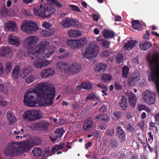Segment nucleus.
Segmentation results:
<instances>
[{
  "mask_svg": "<svg viewBox=\"0 0 159 159\" xmlns=\"http://www.w3.org/2000/svg\"><path fill=\"white\" fill-rule=\"evenodd\" d=\"M155 123L157 125L159 124V113H157L155 116Z\"/></svg>",
  "mask_w": 159,
  "mask_h": 159,
  "instance_id": "64",
  "label": "nucleus"
},
{
  "mask_svg": "<svg viewBox=\"0 0 159 159\" xmlns=\"http://www.w3.org/2000/svg\"><path fill=\"white\" fill-rule=\"evenodd\" d=\"M65 131L63 128H59L57 129L55 132L54 135L57 138L61 137L65 133Z\"/></svg>",
  "mask_w": 159,
  "mask_h": 159,
  "instance_id": "32",
  "label": "nucleus"
},
{
  "mask_svg": "<svg viewBox=\"0 0 159 159\" xmlns=\"http://www.w3.org/2000/svg\"><path fill=\"white\" fill-rule=\"evenodd\" d=\"M40 35L44 37H48V31L46 30L41 31Z\"/></svg>",
  "mask_w": 159,
  "mask_h": 159,
  "instance_id": "59",
  "label": "nucleus"
},
{
  "mask_svg": "<svg viewBox=\"0 0 159 159\" xmlns=\"http://www.w3.org/2000/svg\"><path fill=\"white\" fill-rule=\"evenodd\" d=\"M77 45V48H81L87 43V41L86 38H83L80 39H76Z\"/></svg>",
  "mask_w": 159,
  "mask_h": 159,
  "instance_id": "28",
  "label": "nucleus"
},
{
  "mask_svg": "<svg viewBox=\"0 0 159 159\" xmlns=\"http://www.w3.org/2000/svg\"><path fill=\"white\" fill-rule=\"evenodd\" d=\"M49 138L53 142H54L58 138L55 135L54 136L53 134H51L49 136Z\"/></svg>",
  "mask_w": 159,
  "mask_h": 159,
  "instance_id": "63",
  "label": "nucleus"
},
{
  "mask_svg": "<svg viewBox=\"0 0 159 159\" xmlns=\"http://www.w3.org/2000/svg\"><path fill=\"white\" fill-rule=\"evenodd\" d=\"M102 34L104 38L107 39H111L115 36V33L112 31L106 29L103 30Z\"/></svg>",
  "mask_w": 159,
  "mask_h": 159,
  "instance_id": "21",
  "label": "nucleus"
},
{
  "mask_svg": "<svg viewBox=\"0 0 159 159\" xmlns=\"http://www.w3.org/2000/svg\"><path fill=\"white\" fill-rule=\"evenodd\" d=\"M140 77V74L138 72H135L132 76H129L128 79L129 85L132 86L135 85L139 80Z\"/></svg>",
  "mask_w": 159,
  "mask_h": 159,
  "instance_id": "11",
  "label": "nucleus"
},
{
  "mask_svg": "<svg viewBox=\"0 0 159 159\" xmlns=\"http://www.w3.org/2000/svg\"><path fill=\"white\" fill-rule=\"evenodd\" d=\"M40 144V139L37 137H33L26 141L11 142L3 150L4 154L11 157L21 155L31 150L32 148Z\"/></svg>",
  "mask_w": 159,
  "mask_h": 159,
  "instance_id": "1",
  "label": "nucleus"
},
{
  "mask_svg": "<svg viewBox=\"0 0 159 159\" xmlns=\"http://www.w3.org/2000/svg\"><path fill=\"white\" fill-rule=\"evenodd\" d=\"M106 65L104 63H100L98 64L94 68L95 71L96 72H102L104 71L106 68Z\"/></svg>",
  "mask_w": 159,
  "mask_h": 159,
  "instance_id": "22",
  "label": "nucleus"
},
{
  "mask_svg": "<svg viewBox=\"0 0 159 159\" xmlns=\"http://www.w3.org/2000/svg\"><path fill=\"white\" fill-rule=\"evenodd\" d=\"M69 7H71V10L73 11H76L79 12H81V11L80 9V8L77 6L74 5H69Z\"/></svg>",
  "mask_w": 159,
  "mask_h": 159,
  "instance_id": "47",
  "label": "nucleus"
},
{
  "mask_svg": "<svg viewBox=\"0 0 159 159\" xmlns=\"http://www.w3.org/2000/svg\"><path fill=\"white\" fill-rule=\"evenodd\" d=\"M137 41L136 40H133L132 39L128 40L125 44L124 48L126 50H130L133 48L134 47L138 45Z\"/></svg>",
  "mask_w": 159,
  "mask_h": 159,
  "instance_id": "15",
  "label": "nucleus"
},
{
  "mask_svg": "<svg viewBox=\"0 0 159 159\" xmlns=\"http://www.w3.org/2000/svg\"><path fill=\"white\" fill-rule=\"evenodd\" d=\"M119 106L121 107L123 110L126 109L127 107V100L124 96L122 97L121 100L119 103Z\"/></svg>",
  "mask_w": 159,
  "mask_h": 159,
  "instance_id": "26",
  "label": "nucleus"
},
{
  "mask_svg": "<svg viewBox=\"0 0 159 159\" xmlns=\"http://www.w3.org/2000/svg\"><path fill=\"white\" fill-rule=\"evenodd\" d=\"M65 145V143H61L59 145L55 144L54 145L55 147L56 150H58L60 149L62 150L64 147Z\"/></svg>",
  "mask_w": 159,
  "mask_h": 159,
  "instance_id": "51",
  "label": "nucleus"
},
{
  "mask_svg": "<svg viewBox=\"0 0 159 159\" xmlns=\"http://www.w3.org/2000/svg\"><path fill=\"white\" fill-rule=\"evenodd\" d=\"M1 15L4 17H6L8 15V10L7 8L4 7L0 11Z\"/></svg>",
  "mask_w": 159,
  "mask_h": 159,
  "instance_id": "43",
  "label": "nucleus"
},
{
  "mask_svg": "<svg viewBox=\"0 0 159 159\" xmlns=\"http://www.w3.org/2000/svg\"><path fill=\"white\" fill-rule=\"evenodd\" d=\"M76 24V22L75 20L68 19L63 20L61 22V24L64 28L73 27Z\"/></svg>",
  "mask_w": 159,
  "mask_h": 159,
  "instance_id": "14",
  "label": "nucleus"
},
{
  "mask_svg": "<svg viewBox=\"0 0 159 159\" xmlns=\"http://www.w3.org/2000/svg\"><path fill=\"white\" fill-rule=\"evenodd\" d=\"M55 94V88L51 84L47 82L40 83V99L44 101L43 103L40 99V107L53 105Z\"/></svg>",
  "mask_w": 159,
  "mask_h": 159,
  "instance_id": "2",
  "label": "nucleus"
},
{
  "mask_svg": "<svg viewBox=\"0 0 159 159\" xmlns=\"http://www.w3.org/2000/svg\"><path fill=\"white\" fill-rule=\"evenodd\" d=\"M21 69L20 66L17 65L13 69L11 74V77L14 79H18L20 75V71Z\"/></svg>",
  "mask_w": 159,
  "mask_h": 159,
  "instance_id": "16",
  "label": "nucleus"
},
{
  "mask_svg": "<svg viewBox=\"0 0 159 159\" xmlns=\"http://www.w3.org/2000/svg\"><path fill=\"white\" fill-rule=\"evenodd\" d=\"M114 84L115 88L117 90H121L122 89V86L119 83L117 82H115Z\"/></svg>",
  "mask_w": 159,
  "mask_h": 159,
  "instance_id": "56",
  "label": "nucleus"
},
{
  "mask_svg": "<svg viewBox=\"0 0 159 159\" xmlns=\"http://www.w3.org/2000/svg\"><path fill=\"white\" fill-rule=\"evenodd\" d=\"M82 67L80 64L77 63H74L69 66L68 73L74 75L79 73Z\"/></svg>",
  "mask_w": 159,
  "mask_h": 159,
  "instance_id": "10",
  "label": "nucleus"
},
{
  "mask_svg": "<svg viewBox=\"0 0 159 159\" xmlns=\"http://www.w3.org/2000/svg\"><path fill=\"white\" fill-rule=\"evenodd\" d=\"M129 70V67L127 66H125L122 67V76L123 78H127Z\"/></svg>",
  "mask_w": 159,
  "mask_h": 159,
  "instance_id": "35",
  "label": "nucleus"
},
{
  "mask_svg": "<svg viewBox=\"0 0 159 159\" xmlns=\"http://www.w3.org/2000/svg\"><path fill=\"white\" fill-rule=\"evenodd\" d=\"M116 129L118 136L121 142H124L125 138V134L124 133V130L120 126H118Z\"/></svg>",
  "mask_w": 159,
  "mask_h": 159,
  "instance_id": "20",
  "label": "nucleus"
},
{
  "mask_svg": "<svg viewBox=\"0 0 159 159\" xmlns=\"http://www.w3.org/2000/svg\"><path fill=\"white\" fill-rule=\"evenodd\" d=\"M34 14L35 16H40V9L36 8V7H35L34 8Z\"/></svg>",
  "mask_w": 159,
  "mask_h": 159,
  "instance_id": "60",
  "label": "nucleus"
},
{
  "mask_svg": "<svg viewBox=\"0 0 159 159\" xmlns=\"http://www.w3.org/2000/svg\"><path fill=\"white\" fill-rule=\"evenodd\" d=\"M11 51V49L9 47H4L1 49V53L2 56H5Z\"/></svg>",
  "mask_w": 159,
  "mask_h": 159,
  "instance_id": "33",
  "label": "nucleus"
},
{
  "mask_svg": "<svg viewBox=\"0 0 159 159\" xmlns=\"http://www.w3.org/2000/svg\"><path fill=\"white\" fill-rule=\"evenodd\" d=\"M43 6L42 4H40V9L43 7V10H40V17L45 18L51 17L53 14L52 13L50 9L48 8L47 4L45 3L43 4Z\"/></svg>",
  "mask_w": 159,
  "mask_h": 159,
  "instance_id": "9",
  "label": "nucleus"
},
{
  "mask_svg": "<svg viewBox=\"0 0 159 159\" xmlns=\"http://www.w3.org/2000/svg\"><path fill=\"white\" fill-rule=\"evenodd\" d=\"M24 102L25 105L28 107L40 106V84L33 89L25 93Z\"/></svg>",
  "mask_w": 159,
  "mask_h": 159,
  "instance_id": "3",
  "label": "nucleus"
},
{
  "mask_svg": "<svg viewBox=\"0 0 159 159\" xmlns=\"http://www.w3.org/2000/svg\"><path fill=\"white\" fill-rule=\"evenodd\" d=\"M128 99L130 105L134 107L136 103L137 97L136 95L132 92H131L129 94Z\"/></svg>",
  "mask_w": 159,
  "mask_h": 159,
  "instance_id": "19",
  "label": "nucleus"
},
{
  "mask_svg": "<svg viewBox=\"0 0 159 159\" xmlns=\"http://www.w3.org/2000/svg\"><path fill=\"white\" fill-rule=\"evenodd\" d=\"M116 58L117 62L118 63L122 62L124 60L123 55L121 53H118V55L116 56Z\"/></svg>",
  "mask_w": 159,
  "mask_h": 159,
  "instance_id": "42",
  "label": "nucleus"
},
{
  "mask_svg": "<svg viewBox=\"0 0 159 159\" xmlns=\"http://www.w3.org/2000/svg\"><path fill=\"white\" fill-rule=\"evenodd\" d=\"M50 63V62L47 60L40 61V68L43 66L48 65Z\"/></svg>",
  "mask_w": 159,
  "mask_h": 159,
  "instance_id": "55",
  "label": "nucleus"
},
{
  "mask_svg": "<svg viewBox=\"0 0 159 159\" xmlns=\"http://www.w3.org/2000/svg\"><path fill=\"white\" fill-rule=\"evenodd\" d=\"M70 55L69 52H65L63 54L58 56V58L60 59H63L68 57Z\"/></svg>",
  "mask_w": 159,
  "mask_h": 159,
  "instance_id": "54",
  "label": "nucleus"
},
{
  "mask_svg": "<svg viewBox=\"0 0 159 159\" xmlns=\"http://www.w3.org/2000/svg\"><path fill=\"white\" fill-rule=\"evenodd\" d=\"M95 119L96 120L100 119V120H102L104 122H107L108 121L109 118L106 114H100L96 116Z\"/></svg>",
  "mask_w": 159,
  "mask_h": 159,
  "instance_id": "31",
  "label": "nucleus"
},
{
  "mask_svg": "<svg viewBox=\"0 0 159 159\" xmlns=\"http://www.w3.org/2000/svg\"><path fill=\"white\" fill-rule=\"evenodd\" d=\"M49 43V42L47 40H44L40 42V51L42 48H44L47 45H48Z\"/></svg>",
  "mask_w": 159,
  "mask_h": 159,
  "instance_id": "48",
  "label": "nucleus"
},
{
  "mask_svg": "<svg viewBox=\"0 0 159 159\" xmlns=\"http://www.w3.org/2000/svg\"><path fill=\"white\" fill-rule=\"evenodd\" d=\"M38 38L35 35H31L27 37L25 39L24 44L26 47H29L28 48V54L31 57L35 58H38L40 53V44L37 46L32 47L38 41Z\"/></svg>",
  "mask_w": 159,
  "mask_h": 159,
  "instance_id": "4",
  "label": "nucleus"
},
{
  "mask_svg": "<svg viewBox=\"0 0 159 159\" xmlns=\"http://www.w3.org/2000/svg\"><path fill=\"white\" fill-rule=\"evenodd\" d=\"M144 101L149 105L153 104L156 99L155 93L149 90L144 92L143 95Z\"/></svg>",
  "mask_w": 159,
  "mask_h": 159,
  "instance_id": "8",
  "label": "nucleus"
},
{
  "mask_svg": "<svg viewBox=\"0 0 159 159\" xmlns=\"http://www.w3.org/2000/svg\"><path fill=\"white\" fill-rule=\"evenodd\" d=\"M98 46L96 44L91 43L87 45L83 56L87 59H91L98 53Z\"/></svg>",
  "mask_w": 159,
  "mask_h": 159,
  "instance_id": "5",
  "label": "nucleus"
},
{
  "mask_svg": "<svg viewBox=\"0 0 159 159\" xmlns=\"http://www.w3.org/2000/svg\"><path fill=\"white\" fill-rule=\"evenodd\" d=\"M102 78L103 82L106 83L111 80V76L110 75L104 74L102 75Z\"/></svg>",
  "mask_w": 159,
  "mask_h": 159,
  "instance_id": "39",
  "label": "nucleus"
},
{
  "mask_svg": "<svg viewBox=\"0 0 159 159\" xmlns=\"http://www.w3.org/2000/svg\"><path fill=\"white\" fill-rule=\"evenodd\" d=\"M80 88L81 89H86L91 90L92 87L91 84L89 83L85 84L84 83H82L80 85Z\"/></svg>",
  "mask_w": 159,
  "mask_h": 159,
  "instance_id": "37",
  "label": "nucleus"
},
{
  "mask_svg": "<svg viewBox=\"0 0 159 159\" xmlns=\"http://www.w3.org/2000/svg\"><path fill=\"white\" fill-rule=\"evenodd\" d=\"M8 41L10 44L15 45L18 46L20 44L18 38L13 35L10 34L9 35Z\"/></svg>",
  "mask_w": 159,
  "mask_h": 159,
  "instance_id": "18",
  "label": "nucleus"
},
{
  "mask_svg": "<svg viewBox=\"0 0 159 159\" xmlns=\"http://www.w3.org/2000/svg\"><path fill=\"white\" fill-rule=\"evenodd\" d=\"M55 72L51 68L45 69L43 70L40 73V75L43 78H46L49 76L53 75Z\"/></svg>",
  "mask_w": 159,
  "mask_h": 159,
  "instance_id": "17",
  "label": "nucleus"
},
{
  "mask_svg": "<svg viewBox=\"0 0 159 159\" xmlns=\"http://www.w3.org/2000/svg\"><path fill=\"white\" fill-rule=\"evenodd\" d=\"M113 116L117 119H119L121 117L120 112L119 111H115L113 113Z\"/></svg>",
  "mask_w": 159,
  "mask_h": 159,
  "instance_id": "57",
  "label": "nucleus"
},
{
  "mask_svg": "<svg viewBox=\"0 0 159 159\" xmlns=\"http://www.w3.org/2000/svg\"><path fill=\"white\" fill-rule=\"evenodd\" d=\"M114 133V129L113 128H111L107 131L105 133V134L107 135H108L110 136H112Z\"/></svg>",
  "mask_w": 159,
  "mask_h": 159,
  "instance_id": "52",
  "label": "nucleus"
},
{
  "mask_svg": "<svg viewBox=\"0 0 159 159\" xmlns=\"http://www.w3.org/2000/svg\"><path fill=\"white\" fill-rule=\"evenodd\" d=\"M96 98V96L95 95L94 93H90L88 94L87 96L85 98V101H87L89 100H93L95 98Z\"/></svg>",
  "mask_w": 159,
  "mask_h": 159,
  "instance_id": "44",
  "label": "nucleus"
},
{
  "mask_svg": "<svg viewBox=\"0 0 159 159\" xmlns=\"http://www.w3.org/2000/svg\"><path fill=\"white\" fill-rule=\"evenodd\" d=\"M57 68L60 70L62 72L68 73L69 66L68 64L65 62H59L57 63L56 66Z\"/></svg>",
  "mask_w": 159,
  "mask_h": 159,
  "instance_id": "12",
  "label": "nucleus"
},
{
  "mask_svg": "<svg viewBox=\"0 0 159 159\" xmlns=\"http://www.w3.org/2000/svg\"><path fill=\"white\" fill-rule=\"evenodd\" d=\"M68 35L71 38L78 37L81 35V32L76 30H71L68 32Z\"/></svg>",
  "mask_w": 159,
  "mask_h": 159,
  "instance_id": "24",
  "label": "nucleus"
},
{
  "mask_svg": "<svg viewBox=\"0 0 159 159\" xmlns=\"http://www.w3.org/2000/svg\"><path fill=\"white\" fill-rule=\"evenodd\" d=\"M21 28L22 30L29 34H32L39 29L37 24L31 20H28L25 23H23Z\"/></svg>",
  "mask_w": 159,
  "mask_h": 159,
  "instance_id": "6",
  "label": "nucleus"
},
{
  "mask_svg": "<svg viewBox=\"0 0 159 159\" xmlns=\"http://www.w3.org/2000/svg\"><path fill=\"white\" fill-rule=\"evenodd\" d=\"M34 79L33 76L30 75L28 78L26 79V81L28 83H31L34 81Z\"/></svg>",
  "mask_w": 159,
  "mask_h": 159,
  "instance_id": "58",
  "label": "nucleus"
},
{
  "mask_svg": "<svg viewBox=\"0 0 159 159\" xmlns=\"http://www.w3.org/2000/svg\"><path fill=\"white\" fill-rule=\"evenodd\" d=\"M31 58L32 59H36L38 60L35 61L34 62V65L35 67L37 68H40V53H39V56L38 58H36L34 59L32 57Z\"/></svg>",
  "mask_w": 159,
  "mask_h": 159,
  "instance_id": "45",
  "label": "nucleus"
},
{
  "mask_svg": "<svg viewBox=\"0 0 159 159\" xmlns=\"http://www.w3.org/2000/svg\"><path fill=\"white\" fill-rule=\"evenodd\" d=\"M12 69V64L9 61L7 62L6 64V68L5 71L7 73L10 72Z\"/></svg>",
  "mask_w": 159,
  "mask_h": 159,
  "instance_id": "40",
  "label": "nucleus"
},
{
  "mask_svg": "<svg viewBox=\"0 0 159 159\" xmlns=\"http://www.w3.org/2000/svg\"><path fill=\"white\" fill-rule=\"evenodd\" d=\"M47 1L48 4H52L60 8L62 7L61 3L57 0H47Z\"/></svg>",
  "mask_w": 159,
  "mask_h": 159,
  "instance_id": "38",
  "label": "nucleus"
},
{
  "mask_svg": "<svg viewBox=\"0 0 159 159\" xmlns=\"http://www.w3.org/2000/svg\"><path fill=\"white\" fill-rule=\"evenodd\" d=\"M152 46V44L149 42L142 41L140 42L139 47L141 50L145 51Z\"/></svg>",
  "mask_w": 159,
  "mask_h": 159,
  "instance_id": "25",
  "label": "nucleus"
},
{
  "mask_svg": "<svg viewBox=\"0 0 159 159\" xmlns=\"http://www.w3.org/2000/svg\"><path fill=\"white\" fill-rule=\"evenodd\" d=\"M7 116L10 123H13L16 122V118L14 115H12L11 112H7Z\"/></svg>",
  "mask_w": 159,
  "mask_h": 159,
  "instance_id": "34",
  "label": "nucleus"
},
{
  "mask_svg": "<svg viewBox=\"0 0 159 159\" xmlns=\"http://www.w3.org/2000/svg\"><path fill=\"white\" fill-rule=\"evenodd\" d=\"M66 43L73 49L78 48L76 40L68 39L66 41Z\"/></svg>",
  "mask_w": 159,
  "mask_h": 159,
  "instance_id": "29",
  "label": "nucleus"
},
{
  "mask_svg": "<svg viewBox=\"0 0 159 159\" xmlns=\"http://www.w3.org/2000/svg\"><path fill=\"white\" fill-rule=\"evenodd\" d=\"M6 27L9 30L11 31H14L17 28L16 24L14 22L12 21L9 22L6 25Z\"/></svg>",
  "mask_w": 159,
  "mask_h": 159,
  "instance_id": "30",
  "label": "nucleus"
},
{
  "mask_svg": "<svg viewBox=\"0 0 159 159\" xmlns=\"http://www.w3.org/2000/svg\"><path fill=\"white\" fill-rule=\"evenodd\" d=\"M110 54V53L108 51H106L102 52L101 53L102 57L108 56Z\"/></svg>",
  "mask_w": 159,
  "mask_h": 159,
  "instance_id": "61",
  "label": "nucleus"
},
{
  "mask_svg": "<svg viewBox=\"0 0 159 159\" xmlns=\"http://www.w3.org/2000/svg\"><path fill=\"white\" fill-rule=\"evenodd\" d=\"M110 44V43L109 42L105 39H103L102 41V45L105 48H107L109 47Z\"/></svg>",
  "mask_w": 159,
  "mask_h": 159,
  "instance_id": "50",
  "label": "nucleus"
},
{
  "mask_svg": "<svg viewBox=\"0 0 159 159\" xmlns=\"http://www.w3.org/2000/svg\"><path fill=\"white\" fill-rule=\"evenodd\" d=\"M49 123L46 121H40V130L47 133L48 131V127L50 126Z\"/></svg>",
  "mask_w": 159,
  "mask_h": 159,
  "instance_id": "27",
  "label": "nucleus"
},
{
  "mask_svg": "<svg viewBox=\"0 0 159 159\" xmlns=\"http://www.w3.org/2000/svg\"><path fill=\"white\" fill-rule=\"evenodd\" d=\"M46 30L48 31V36L49 37L53 35L55 33V30L53 28H51L50 29H48Z\"/></svg>",
  "mask_w": 159,
  "mask_h": 159,
  "instance_id": "49",
  "label": "nucleus"
},
{
  "mask_svg": "<svg viewBox=\"0 0 159 159\" xmlns=\"http://www.w3.org/2000/svg\"><path fill=\"white\" fill-rule=\"evenodd\" d=\"M118 144L117 140L114 139H111L109 144L110 148L111 149H114L118 147Z\"/></svg>",
  "mask_w": 159,
  "mask_h": 159,
  "instance_id": "36",
  "label": "nucleus"
},
{
  "mask_svg": "<svg viewBox=\"0 0 159 159\" xmlns=\"http://www.w3.org/2000/svg\"><path fill=\"white\" fill-rule=\"evenodd\" d=\"M40 111L38 110H27L23 115L24 118L27 120L32 121L40 119Z\"/></svg>",
  "mask_w": 159,
  "mask_h": 159,
  "instance_id": "7",
  "label": "nucleus"
},
{
  "mask_svg": "<svg viewBox=\"0 0 159 159\" xmlns=\"http://www.w3.org/2000/svg\"><path fill=\"white\" fill-rule=\"evenodd\" d=\"M42 26L48 29L51 27L52 25L50 23H48L46 21H44L43 23L42 24Z\"/></svg>",
  "mask_w": 159,
  "mask_h": 159,
  "instance_id": "53",
  "label": "nucleus"
},
{
  "mask_svg": "<svg viewBox=\"0 0 159 159\" xmlns=\"http://www.w3.org/2000/svg\"><path fill=\"white\" fill-rule=\"evenodd\" d=\"M131 25L134 29L138 30H141L143 27V25L139 20H133L132 21Z\"/></svg>",
  "mask_w": 159,
  "mask_h": 159,
  "instance_id": "23",
  "label": "nucleus"
},
{
  "mask_svg": "<svg viewBox=\"0 0 159 159\" xmlns=\"http://www.w3.org/2000/svg\"><path fill=\"white\" fill-rule=\"evenodd\" d=\"M30 128L33 130H38L40 129V122H37L31 124Z\"/></svg>",
  "mask_w": 159,
  "mask_h": 159,
  "instance_id": "41",
  "label": "nucleus"
},
{
  "mask_svg": "<svg viewBox=\"0 0 159 159\" xmlns=\"http://www.w3.org/2000/svg\"><path fill=\"white\" fill-rule=\"evenodd\" d=\"M127 130L129 131H134V129L132 126L131 124H129L127 125Z\"/></svg>",
  "mask_w": 159,
  "mask_h": 159,
  "instance_id": "62",
  "label": "nucleus"
},
{
  "mask_svg": "<svg viewBox=\"0 0 159 159\" xmlns=\"http://www.w3.org/2000/svg\"><path fill=\"white\" fill-rule=\"evenodd\" d=\"M32 152L34 154V155L36 157H40V148H36L34 149L32 151Z\"/></svg>",
  "mask_w": 159,
  "mask_h": 159,
  "instance_id": "46",
  "label": "nucleus"
},
{
  "mask_svg": "<svg viewBox=\"0 0 159 159\" xmlns=\"http://www.w3.org/2000/svg\"><path fill=\"white\" fill-rule=\"evenodd\" d=\"M94 121L92 118L89 117L84 122L83 125V128L84 131L89 130L93 126Z\"/></svg>",
  "mask_w": 159,
  "mask_h": 159,
  "instance_id": "13",
  "label": "nucleus"
}]
</instances>
